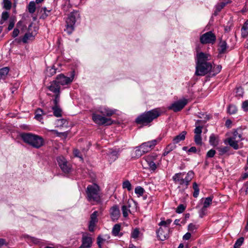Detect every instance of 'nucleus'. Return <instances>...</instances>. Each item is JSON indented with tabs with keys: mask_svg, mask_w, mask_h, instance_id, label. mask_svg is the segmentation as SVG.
<instances>
[{
	"mask_svg": "<svg viewBox=\"0 0 248 248\" xmlns=\"http://www.w3.org/2000/svg\"><path fill=\"white\" fill-rule=\"evenodd\" d=\"M244 238L243 237L238 238L235 242L233 248H240V247L244 243Z\"/></svg>",
	"mask_w": 248,
	"mask_h": 248,
	"instance_id": "40",
	"label": "nucleus"
},
{
	"mask_svg": "<svg viewBox=\"0 0 248 248\" xmlns=\"http://www.w3.org/2000/svg\"><path fill=\"white\" fill-rule=\"evenodd\" d=\"M206 209H204L203 210L202 208L201 209L200 211V216L201 217H202L205 214Z\"/></svg>",
	"mask_w": 248,
	"mask_h": 248,
	"instance_id": "64",
	"label": "nucleus"
},
{
	"mask_svg": "<svg viewBox=\"0 0 248 248\" xmlns=\"http://www.w3.org/2000/svg\"><path fill=\"white\" fill-rule=\"evenodd\" d=\"M140 234L139 229L138 228L135 229L131 232V236L133 238H137Z\"/></svg>",
	"mask_w": 248,
	"mask_h": 248,
	"instance_id": "47",
	"label": "nucleus"
},
{
	"mask_svg": "<svg viewBox=\"0 0 248 248\" xmlns=\"http://www.w3.org/2000/svg\"><path fill=\"white\" fill-rule=\"evenodd\" d=\"M140 146L137 147V149L135 151L136 156L138 157L141 156L143 154L145 153L142 152V151H141Z\"/></svg>",
	"mask_w": 248,
	"mask_h": 248,
	"instance_id": "52",
	"label": "nucleus"
},
{
	"mask_svg": "<svg viewBox=\"0 0 248 248\" xmlns=\"http://www.w3.org/2000/svg\"><path fill=\"white\" fill-rule=\"evenodd\" d=\"M187 132L185 131H182L180 134L175 136L172 140L173 142L176 144L178 143L180 141L184 140L185 139L186 135Z\"/></svg>",
	"mask_w": 248,
	"mask_h": 248,
	"instance_id": "23",
	"label": "nucleus"
},
{
	"mask_svg": "<svg viewBox=\"0 0 248 248\" xmlns=\"http://www.w3.org/2000/svg\"><path fill=\"white\" fill-rule=\"evenodd\" d=\"M159 141L157 140H153L142 143L140 145L141 151L145 153L148 152L157 144Z\"/></svg>",
	"mask_w": 248,
	"mask_h": 248,
	"instance_id": "15",
	"label": "nucleus"
},
{
	"mask_svg": "<svg viewBox=\"0 0 248 248\" xmlns=\"http://www.w3.org/2000/svg\"><path fill=\"white\" fill-rule=\"evenodd\" d=\"M230 147L228 146H221L217 147V149L219 152V154L222 155L227 153L230 150Z\"/></svg>",
	"mask_w": 248,
	"mask_h": 248,
	"instance_id": "33",
	"label": "nucleus"
},
{
	"mask_svg": "<svg viewBox=\"0 0 248 248\" xmlns=\"http://www.w3.org/2000/svg\"><path fill=\"white\" fill-rule=\"evenodd\" d=\"M176 147V145L173 143L168 144L164 150L163 156L168 155L171 151L174 150Z\"/></svg>",
	"mask_w": 248,
	"mask_h": 248,
	"instance_id": "26",
	"label": "nucleus"
},
{
	"mask_svg": "<svg viewBox=\"0 0 248 248\" xmlns=\"http://www.w3.org/2000/svg\"><path fill=\"white\" fill-rule=\"evenodd\" d=\"M194 176V172L190 170L187 173L186 172L176 173L173 175L172 179L174 184L178 185L177 188L182 193L187 188Z\"/></svg>",
	"mask_w": 248,
	"mask_h": 248,
	"instance_id": "2",
	"label": "nucleus"
},
{
	"mask_svg": "<svg viewBox=\"0 0 248 248\" xmlns=\"http://www.w3.org/2000/svg\"><path fill=\"white\" fill-rule=\"evenodd\" d=\"M172 222L171 219H168L166 220H162L160 223H159V225L163 227H169V225Z\"/></svg>",
	"mask_w": 248,
	"mask_h": 248,
	"instance_id": "45",
	"label": "nucleus"
},
{
	"mask_svg": "<svg viewBox=\"0 0 248 248\" xmlns=\"http://www.w3.org/2000/svg\"><path fill=\"white\" fill-rule=\"evenodd\" d=\"M194 141L196 145H201L202 144V139L201 135H195Z\"/></svg>",
	"mask_w": 248,
	"mask_h": 248,
	"instance_id": "46",
	"label": "nucleus"
},
{
	"mask_svg": "<svg viewBox=\"0 0 248 248\" xmlns=\"http://www.w3.org/2000/svg\"><path fill=\"white\" fill-rule=\"evenodd\" d=\"M57 161L59 166L64 173H69L71 172V165L68 163L67 161L64 157L62 156H59L57 158Z\"/></svg>",
	"mask_w": 248,
	"mask_h": 248,
	"instance_id": "12",
	"label": "nucleus"
},
{
	"mask_svg": "<svg viewBox=\"0 0 248 248\" xmlns=\"http://www.w3.org/2000/svg\"><path fill=\"white\" fill-rule=\"evenodd\" d=\"M216 154V151L214 149L210 150L206 154L207 157H213Z\"/></svg>",
	"mask_w": 248,
	"mask_h": 248,
	"instance_id": "55",
	"label": "nucleus"
},
{
	"mask_svg": "<svg viewBox=\"0 0 248 248\" xmlns=\"http://www.w3.org/2000/svg\"><path fill=\"white\" fill-rule=\"evenodd\" d=\"M20 137L25 143L36 149L40 148L44 144V140L42 137L31 133H21Z\"/></svg>",
	"mask_w": 248,
	"mask_h": 248,
	"instance_id": "4",
	"label": "nucleus"
},
{
	"mask_svg": "<svg viewBox=\"0 0 248 248\" xmlns=\"http://www.w3.org/2000/svg\"><path fill=\"white\" fill-rule=\"evenodd\" d=\"M19 33V31L18 29H14L13 32H12V37L15 38L17 37Z\"/></svg>",
	"mask_w": 248,
	"mask_h": 248,
	"instance_id": "60",
	"label": "nucleus"
},
{
	"mask_svg": "<svg viewBox=\"0 0 248 248\" xmlns=\"http://www.w3.org/2000/svg\"><path fill=\"white\" fill-rule=\"evenodd\" d=\"M47 89L52 93H48V96L54 97L53 99L60 100L61 87L55 80L50 82V85L47 87Z\"/></svg>",
	"mask_w": 248,
	"mask_h": 248,
	"instance_id": "7",
	"label": "nucleus"
},
{
	"mask_svg": "<svg viewBox=\"0 0 248 248\" xmlns=\"http://www.w3.org/2000/svg\"><path fill=\"white\" fill-rule=\"evenodd\" d=\"M230 0H222L216 5V12H219L227 4L231 2Z\"/></svg>",
	"mask_w": 248,
	"mask_h": 248,
	"instance_id": "24",
	"label": "nucleus"
},
{
	"mask_svg": "<svg viewBox=\"0 0 248 248\" xmlns=\"http://www.w3.org/2000/svg\"><path fill=\"white\" fill-rule=\"evenodd\" d=\"M28 9L29 12L31 14H33L35 12L36 10V5L35 3L33 1H31L28 6Z\"/></svg>",
	"mask_w": 248,
	"mask_h": 248,
	"instance_id": "37",
	"label": "nucleus"
},
{
	"mask_svg": "<svg viewBox=\"0 0 248 248\" xmlns=\"http://www.w3.org/2000/svg\"><path fill=\"white\" fill-rule=\"evenodd\" d=\"M242 108L244 111L248 112V99L243 102Z\"/></svg>",
	"mask_w": 248,
	"mask_h": 248,
	"instance_id": "51",
	"label": "nucleus"
},
{
	"mask_svg": "<svg viewBox=\"0 0 248 248\" xmlns=\"http://www.w3.org/2000/svg\"><path fill=\"white\" fill-rule=\"evenodd\" d=\"M187 103V100L183 99L174 102L168 107V109L174 112H178L182 110Z\"/></svg>",
	"mask_w": 248,
	"mask_h": 248,
	"instance_id": "13",
	"label": "nucleus"
},
{
	"mask_svg": "<svg viewBox=\"0 0 248 248\" xmlns=\"http://www.w3.org/2000/svg\"><path fill=\"white\" fill-rule=\"evenodd\" d=\"M35 114V118L36 120L40 121L43 119L42 116L45 114V113L44 112L42 109L38 108L36 110Z\"/></svg>",
	"mask_w": 248,
	"mask_h": 248,
	"instance_id": "29",
	"label": "nucleus"
},
{
	"mask_svg": "<svg viewBox=\"0 0 248 248\" xmlns=\"http://www.w3.org/2000/svg\"><path fill=\"white\" fill-rule=\"evenodd\" d=\"M110 214L113 220H117L120 215L119 208L118 205L113 206L110 209Z\"/></svg>",
	"mask_w": 248,
	"mask_h": 248,
	"instance_id": "20",
	"label": "nucleus"
},
{
	"mask_svg": "<svg viewBox=\"0 0 248 248\" xmlns=\"http://www.w3.org/2000/svg\"><path fill=\"white\" fill-rule=\"evenodd\" d=\"M78 12H73L70 14L66 20V25L64 31L68 34H71L74 30V25L76 19L78 17Z\"/></svg>",
	"mask_w": 248,
	"mask_h": 248,
	"instance_id": "6",
	"label": "nucleus"
},
{
	"mask_svg": "<svg viewBox=\"0 0 248 248\" xmlns=\"http://www.w3.org/2000/svg\"><path fill=\"white\" fill-rule=\"evenodd\" d=\"M227 141L228 144L234 149L237 150L239 149L238 142L240 141V140H234V138L230 137L227 139Z\"/></svg>",
	"mask_w": 248,
	"mask_h": 248,
	"instance_id": "25",
	"label": "nucleus"
},
{
	"mask_svg": "<svg viewBox=\"0 0 248 248\" xmlns=\"http://www.w3.org/2000/svg\"><path fill=\"white\" fill-rule=\"evenodd\" d=\"M51 131L54 132L58 136H64V137H66L67 136V132H59L57 130H52Z\"/></svg>",
	"mask_w": 248,
	"mask_h": 248,
	"instance_id": "58",
	"label": "nucleus"
},
{
	"mask_svg": "<svg viewBox=\"0 0 248 248\" xmlns=\"http://www.w3.org/2000/svg\"><path fill=\"white\" fill-rule=\"evenodd\" d=\"M213 200V197H208L204 199V201L203 202V206L202 208V210H203L204 209H206L211 204Z\"/></svg>",
	"mask_w": 248,
	"mask_h": 248,
	"instance_id": "32",
	"label": "nucleus"
},
{
	"mask_svg": "<svg viewBox=\"0 0 248 248\" xmlns=\"http://www.w3.org/2000/svg\"><path fill=\"white\" fill-rule=\"evenodd\" d=\"M106 240L103 238L100 235H99L97 238V244L99 248H102V244L105 242Z\"/></svg>",
	"mask_w": 248,
	"mask_h": 248,
	"instance_id": "49",
	"label": "nucleus"
},
{
	"mask_svg": "<svg viewBox=\"0 0 248 248\" xmlns=\"http://www.w3.org/2000/svg\"><path fill=\"white\" fill-rule=\"evenodd\" d=\"M74 78V75L71 77L65 76L63 74H61L57 76L56 79L54 80L60 85L64 86L71 83Z\"/></svg>",
	"mask_w": 248,
	"mask_h": 248,
	"instance_id": "14",
	"label": "nucleus"
},
{
	"mask_svg": "<svg viewBox=\"0 0 248 248\" xmlns=\"http://www.w3.org/2000/svg\"><path fill=\"white\" fill-rule=\"evenodd\" d=\"M66 122V120L64 119H58L57 120V124L58 126H62Z\"/></svg>",
	"mask_w": 248,
	"mask_h": 248,
	"instance_id": "54",
	"label": "nucleus"
},
{
	"mask_svg": "<svg viewBox=\"0 0 248 248\" xmlns=\"http://www.w3.org/2000/svg\"><path fill=\"white\" fill-rule=\"evenodd\" d=\"M222 66L220 65H215L213 67H212V69L210 72L211 73L213 76H215L220 72Z\"/></svg>",
	"mask_w": 248,
	"mask_h": 248,
	"instance_id": "35",
	"label": "nucleus"
},
{
	"mask_svg": "<svg viewBox=\"0 0 248 248\" xmlns=\"http://www.w3.org/2000/svg\"><path fill=\"white\" fill-rule=\"evenodd\" d=\"M108 161L111 163L115 161L119 156V152L116 150H111L108 154Z\"/></svg>",
	"mask_w": 248,
	"mask_h": 248,
	"instance_id": "21",
	"label": "nucleus"
},
{
	"mask_svg": "<svg viewBox=\"0 0 248 248\" xmlns=\"http://www.w3.org/2000/svg\"><path fill=\"white\" fill-rule=\"evenodd\" d=\"M202 127L201 126H196V128L194 129V133L195 135H201L202 132Z\"/></svg>",
	"mask_w": 248,
	"mask_h": 248,
	"instance_id": "53",
	"label": "nucleus"
},
{
	"mask_svg": "<svg viewBox=\"0 0 248 248\" xmlns=\"http://www.w3.org/2000/svg\"><path fill=\"white\" fill-rule=\"evenodd\" d=\"M56 68L54 66L47 67L46 69V74L48 77H51L56 73Z\"/></svg>",
	"mask_w": 248,
	"mask_h": 248,
	"instance_id": "36",
	"label": "nucleus"
},
{
	"mask_svg": "<svg viewBox=\"0 0 248 248\" xmlns=\"http://www.w3.org/2000/svg\"><path fill=\"white\" fill-rule=\"evenodd\" d=\"M161 114L160 108H156L146 111L136 119L135 122L137 124L147 125L154 119L158 117Z\"/></svg>",
	"mask_w": 248,
	"mask_h": 248,
	"instance_id": "3",
	"label": "nucleus"
},
{
	"mask_svg": "<svg viewBox=\"0 0 248 248\" xmlns=\"http://www.w3.org/2000/svg\"><path fill=\"white\" fill-rule=\"evenodd\" d=\"M121 230V225L119 224L114 225L112 228V234L113 235L118 236Z\"/></svg>",
	"mask_w": 248,
	"mask_h": 248,
	"instance_id": "34",
	"label": "nucleus"
},
{
	"mask_svg": "<svg viewBox=\"0 0 248 248\" xmlns=\"http://www.w3.org/2000/svg\"><path fill=\"white\" fill-rule=\"evenodd\" d=\"M197 229V227L196 225L193 224L192 223H190L188 225V230L189 231H194V230H196Z\"/></svg>",
	"mask_w": 248,
	"mask_h": 248,
	"instance_id": "59",
	"label": "nucleus"
},
{
	"mask_svg": "<svg viewBox=\"0 0 248 248\" xmlns=\"http://www.w3.org/2000/svg\"><path fill=\"white\" fill-rule=\"evenodd\" d=\"M228 46L226 42L221 40L218 45V51L219 54H224L226 52Z\"/></svg>",
	"mask_w": 248,
	"mask_h": 248,
	"instance_id": "22",
	"label": "nucleus"
},
{
	"mask_svg": "<svg viewBox=\"0 0 248 248\" xmlns=\"http://www.w3.org/2000/svg\"><path fill=\"white\" fill-rule=\"evenodd\" d=\"M209 143L213 146H217L219 143L218 138L215 134H212L209 137Z\"/></svg>",
	"mask_w": 248,
	"mask_h": 248,
	"instance_id": "27",
	"label": "nucleus"
},
{
	"mask_svg": "<svg viewBox=\"0 0 248 248\" xmlns=\"http://www.w3.org/2000/svg\"><path fill=\"white\" fill-rule=\"evenodd\" d=\"M34 37V36L32 33H26L22 39V41L24 43H27L29 40L33 39Z\"/></svg>",
	"mask_w": 248,
	"mask_h": 248,
	"instance_id": "31",
	"label": "nucleus"
},
{
	"mask_svg": "<svg viewBox=\"0 0 248 248\" xmlns=\"http://www.w3.org/2000/svg\"><path fill=\"white\" fill-rule=\"evenodd\" d=\"M210 59L211 56L209 54L203 52L197 54L195 75L204 76L211 71L212 64L208 62Z\"/></svg>",
	"mask_w": 248,
	"mask_h": 248,
	"instance_id": "1",
	"label": "nucleus"
},
{
	"mask_svg": "<svg viewBox=\"0 0 248 248\" xmlns=\"http://www.w3.org/2000/svg\"><path fill=\"white\" fill-rule=\"evenodd\" d=\"M123 187L126 188L128 191H130L132 189L131 184L128 181H125L123 183Z\"/></svg>",
	"mask_w": 248,
	"mask_h": 248,
	"instance_id": "48",
	"label": "nucleus"
},
{
	"mask_svg": "<svg viewBox=\"0 0 248 248\" xmlns=\"http://www.w3.org/2000/svg\"><path fill=\"white\" fill-rule=\"evenodd\" d=\"M81 242V245L80 247L82 248H90L93 244V238L90 234L84 232L82 235Z\"/></svg>",
	"mask_w": 248,
	"mask_h": 248,
	"instance_id": "11",
	"label": "nucleus"
},
{
	"mask_svg": "<svg viewBox=\"0 0 248 248\" xmlns=\"http://www.w3.org/2000/svg\"><path fill=\"white\" fill-rule=\"evenodd\" d=\"M9 72V68L5 67L0 69V80L5 79Z\"/></svg>",
	"mask_w": 248,
	"mask_h": 248,
	"instance_id": "28",
	"label": "nucleus"
},
{
	"mask_svg": "<svg viewBox=\"0 0 248 248\" xmlns=\"http://www.w3.org/2000/svg\"><path fill=\"white\" fill-rule=\"evenodd\" d=\"M86 198L89 202H99L100 201V187L96 184L87 186L86 189Z\"/></svg>",
	"mask_w": 248,
	"mask_h": 248,
	"instance_id": "5",
	"label": "nucleus"
},
{
	"mask_svg": "<svg viewBox=\"0 0 248 248\" xmlns=\"http://www.w3.org/2000/svg\"><path fill=\"white\" fill-rule=\"evenodd\" d=\"M227 111L230 114H234L236 113L237 108L236 106L232 104L228 106Z\"/></svg>",
	"mask_w": 248,
	"mask_h": 248,
	"instance_id": "38",
	"label": "nucleus"
},
{
	"mask_svg": "<svg viewBox=\"0 0 248 248\" xmlns=\"http://www.w3.org/2000/svg\"><path fill=\"white\" fill-rule=\"evenodd\" d=\"M169 228L168 227H160L156 231V234L159 240L164 241L169 237Z\"/></svg>",
	"mask_w": 248,
	"mask_h": 248,
	"instance_id": "16",
	"label": "nucleus"
},
{
	"mask_svg": "<svg viewBox=\"0 0 248 248\" xmlns=\"http://www.w3.org/2000/svg\"><path fill=\"white\" fill-rule=\"evenodd\" d=\"M135 192L139 197L141 196L144 192V189L142 187L139 186L135 188Z\"/></svg>",
	"mask_w": 248,
	"mask_h": 248,
	"instance_id": "41",
	"label": "nucleus"
},
{
	"mask_svg": "<svg viewBox=\"0 0 248 248\" xmlns=\"http://www.w3.org/2000/svg\"><path fill=\"white\" fill-rule=\"evenodd\" d=\"M158 155L156 153H152L145 156L144 160L148 164L149 169L152 170H155L157 168L156 163L157 162Z\"/></svg>",
	"mask_w": 248,
	"mask_h": 248,
	"instance_id": "10",
	"label": "nucleus"
},
{
	"mask_svg": "<svg viewBox=\"0 0 248 248\" xmlns=\"http://www.w3.org/2000/svg\"><path fill=\"white\" fill-rule=\"evenodd\" d=\"M241 34L243 37H246L248 35V20H247L241 29Z\"/></svg>",
	"mask_w": 248,
	"mask_h": 248,
	"instance_id": "30",
	"label": "nucleus"
},
{
	"mask_svg": "<svg viewBox=\"0 0 248 248\" xmlns=\"http://www.w3.org/2000/svg\"><path fill=\"white\" fill-rule=\"evenodd\" d=\"M216 35L211 31H208L200 36V42L202 44H214L216 41Z\"/></svg>",
	"mask_w": 248,
	"mask_h": 248,
	"instance_id": "9",
	"label": "nucleus"
},
{
	"mask_svg": "<svg viewBox=\"0 0 248 248\" xmlns=\"http://www.w3.org/2000/svg\"><path fill=\"white\" fill-rule=\"evenodd\" d=\"M122 210L123 213V215L124 217H126L128 213L130 212V210L129 209V206H127V205H124L122 207Z\"/></svg>",
	"mask_w": 248,
	"mask_h": 248,
	"instance_id": "39",
	"label": "nucleus"
},
{
	"mask_svg": "<svg viewBox=\"0 0 248 248\" xmlns=\"http://www.w3.org/2000/svg\"><path fill=\"white\" fill-rule=\"evenodd\" d=\"M9 17V14L7 11L3 12L1 15V18L3 20H7Z\"/></svg>",
	"mask_w": 248,
	"mask_h": 248,
	"instance_id": "56",
	"label": "nucleus"
},
{
	"mask_svg": "<svg viewBox=\"0 0 248 248\" xmlns=\"http://www.w3.org/2000/svg\"><path fill=\"white\" fill-rule=\"evenodd\" d=\"M3 8L6 10H10L11 8L12 3L11 0H3Z\"/></svg>",
	"mask_w": 248,
	"mask_h": 248,
	"instance_id": "42",
	"label": "nucleus"
},
{
	"mask_svg": "<svg viewBox=\"0 0 248 248\" xmlns=\"http://www.w3.org/2000/svg\"><path fill=\"white\" fill-rule=\"evenodd\" d=\"M16 22V19L14 17H11L9 19V24L7 30L8 31H11L14 27Z\"/></svg>",
	"mask_w": 248,
	"mask_h": 248,
	"instance_id": "44",
	"label": "nucleus"
},
{
	"mask_svg": "<svg viewBox=\"0 0 248 248\" xmlns=\"http://www.w3.org/2000/svg\"><path fill=\"white\" fill-rule=\"evenodd\" d=\"M197 151V149L195 147H191V148H190L188 150V152H191V153H195Z\"/></svg>",
	"mask_w": 248,
	"mask_h": 248,
	"instance_id": "63",
	"label": "nucleus"
},
{
	"mask_svg": "<svg viewBox=\"0 0 248 248\" xmlns=\"http://www.w3.org/2000/svg\"><path fill=\"white\" fill-rule=\"evenodd\" d=\"M191 233L189 232L186 233L184 236H183V239L186 240H189L191 237Z\"/></svg>",
	"mask_w": 248,
	"mask_h": 248,
	"instance_id": "61",
	"label": "nucleus"
},
{
	"mask_svg": "<svg viewBox=\"0 0 248 248\" xmlns=\"http://www.w3.org/2000/svg\"><path fill=\"white\" fill-rule=\"evenodd\" d=\"M54 105L52 107V109L53 111V114L57 117L62 116V110L60 108L59 104L60 100H57L56 99H52Z\"/></svg>",
	"mask_w": 248,
	"mask_h": 248,
	"instance_id": "19",
	"label": "nucleus"
},
{
	"mask_svg": "<svg viewBox=\"0 0 248 248\" xmlns=\"http://www.w3.org/2000/svg\"><path fill=\"white\" fill-rule=\"evenodd\" d=\"M98 212L95 211L93 212L90 216V220L89 222L88 230L90 232H93L94 228L96 226L98 219L97 218Z\"/></svg>",
	"mask_w": 248,
	"mask_h": 248,
	"instance_id": "17",
	"label": "nucleus"
},
{
	"mask_svg": "<svg viewBox=\"0 0 248 248\" xmlns=\"http://www.w3.org/2000/svg\"><path fill=\"white\" fill-rule=\"evenodd\" d=\"M73 153L75 156L81 158V157L79 155V151L78 149H75L73 151Z\"/></svg>",
	"mask_w": 248,
	"mask_h": 248,
	"instance_id": "62",
	"label": "nucleus"
},
{
	"mask_svg": "<svg viewBox=\"0 0 248 248\" xmlns=\"http://www.w3.org/2000/svg\"><path fill=\"white\" fill-rule=\"evenodd\" d=\"M96 112L104 116L110 117L115 113V110L111 109L106 106H101L96 109Z\"/></svg>",
	"mask_w": 248,
	"mask_h": 248,
	"instance_id": "18",
	"label": "nucleus"
},
{
	"mask_svg": "<svg viewBox=\"0 0 248 248\" xmlns=\"http://www.w3.org/2000/svg\"><path fill=\"white\" fill-rule=\"evenodd\" d=\"M186 209V206L182 204H180L176 208V212L180 214L183 213Z\"/></svg>",
	"mask_w": 248,
	"mask_h": 248,
	"instance_id": "50",
	"label": "nucleus"
},
{
	"mask_svg": "<svg viewBox=\"0 0 248 248\" xmlns=\"http://www.w3.org/2000/svg\"><path fill=\"white\" fill-rule=\"evenodd\" d=\"M92 120L95 124L100 125H109L112 124V121L110 118H106L96 113L92 114Z\"/></svg>",
	"mask_w": 248,
	"mask_h": 248,
	"instance_id": "8",
	"label": "nucleus"
},
{
	"mask_svg": "<svg viewBox=\"0 0 248 248\" xmlns=\"http://www.w3.org/2000/svg\"><path fill=\"white\" fill-rule=\"evenodd\" d=\"M232 138H234V140H242V135L238 133V131L235 130L233 133V135L231 137Z\"/></svg>",
	"mask_w": 248,
	"mask_h": 248,
	"instance_id": "43",
	"label": "nucleus"
},
{
	"mask_svg": "<svg viewBox=\"0 0 248 248\" xmlns=\"http://www.w3.org/2000/svg\"><path fill=\"white\" fill-rule=\"evenodd\" d=\"M42 11H44V14H43L41 16V18L45 19L48 16V14H47L46 12H49L50 11L47 10L46 8V7L42 8Z\"/></svg>",
	"mask_w": 248,
	"mask_h": 248,
	"instance_id": "57",
	"label": "nucleus"
}]
</instances>
